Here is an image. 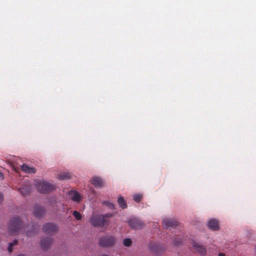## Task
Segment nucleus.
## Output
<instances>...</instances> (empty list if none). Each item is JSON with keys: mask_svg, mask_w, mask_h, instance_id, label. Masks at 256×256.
I'll return each instance as SVG.
<instances>
[{"mask_svg": "<svg viewBox=\"0 0 256 256\" xmlns=\"http://www.w3.org/2000/svg\"><path fill=\"white\" fill-rule=\"evenodd\" d=\"M18 256H24V255H22V254H20Z\"/></svg>", "mask_w": 256, "mask_h": 256, "instance_id": "nucleus-30", "label": "nucleus"}, {"mask_svg": "<svg viewBox=\"0 0 256 256\" xmlns=\"http://www.w3.org/2000/svg\"><path fill=\"white\" fill-rule=\"evenodd\" d=\"M118 202L120 208H122V209H124L127 208V204L122 196H120L118 198Z\"/></svg>", "mask_w": 256, "mask_h": 256, "instance_id": "nucleus-18", "label": "nucleus"}, {"mask_svg": "<svg viewBox=\"0 0 256 256\" xmlns=\"http://www.w3.org/2000/svg\"><path fill=\"white\" fill-rule=\"evenodd\" d=\"M18 240H14L12 242L10 243L9 246L8 248V252H11L12 251V246H16L18 244Z\"/></svg>", "mask_w": 256, "mask_h": 256, "instance_id": "nucleus-20", "label": "nucleus"}, {"mask_svg": "<svg viewBox=\"0 0 256 256\" xmlns=\"http://www.w3.org/2000/svg\"><path fill=\"white\" fill-rule=\"evenodd\" d=\"M4 200L3 195L2 193H0V204H1Z\"/></svg>", "mask_w": 256, "mask_h": 256, "instance_id": "nucleus-26", "label": "nucleus"}, {"mask_svg": "<svg viewBox=\"0 0 256 256\" xmlns=\"http://www.w3.org/2000/svg\"><path fill=\"white\" fill-rule=\"evenodd\" d=\"M58 178L59 180H64L71 178L72 176L69 172H63L59 174Z\"/></svg>", "mask_w": 256, "mask_h": 256, "instance_id": "nucleus-17", "label": "nucleus"}, {"mask_svg": "<svg viewBox=\"0 0 256 256\" xmlns=\"http://www.w3.org/2000/svg\"><path fill=\"white\" fill-rule=\"evenodd\" d=\"M101 216H103L105 220H106V218H110L112 216L113 214L112 213H106L104 214H102V215L101 214Z\"/></svg>", "mask_w": 256, "mask_h": 256, "instance_id": "nucleus-24", "label": "nucleus"}, {"mask_svg": "<svg viewBox=\"0 0 256 256\" xmlns=\"http://www.w3.org/2000/svg\"><path fill=\"white\" fill-rule=\"evenodd\" d=\"M142 198V195L140 194H136L133 196V200L136 202H139Z\"/></svg>", "mask_w": 256, "mask_h": 256, "instance_id": "nucleus-21", "label": "nucleus"}, {"mask_svg": "<svg viewBox=\"0 0 256 256\" xmlns=\"http://www.w3.org/2000/svg\"><path fill=\"white\" fill-rule=\"evenodd\" d=\"M162 224L164 228L166 229H168L176 226L178 222L173 219L165 218L162 221Z\"/></svg>", "mask_w": 256, "mask_h": 256, "instance_id": "nucleus-9", "label": "nucleus"}, {"mask_svg": "<svg viewBox=\"0 0 256 256\" xmlns=\"http://www.w3.org/2000/svg\"><path fill=\"white\" fill-rule=\"evenodd\" d=\"M26 235L28 236H30V232H27L26 233Z\"/></svg>", "mask_w": 256, "mask_h": 256, "instance_id": "nucleus-29", "label": "nucleus"}, {"mask_svg": "<svg viewBox=\"0 0 256 256\" xmlns=\"http://www.w3.org/2000/svg\"><path fill=\"white\" fill-rule=\"evenodd\" d=\"M130 227L133 229L138 230L144 228V224L140 220L137 218H132L128 221Z\"/></svg>", "mask_w": 256, "mask_h": 256, "instance_id": "nucleus-7", "label": "nucleus"}, {"mask_svg": "<svg viewBox=\"0 0 256 256\" xmlns=\"http://www.w3.org/2000/svg\"><path fill=\"white\" fill-rule=\"evenodd\" d=\"M208 228L212 230H216L218 228V224L217 220L215 219L210 220L208 224Z\"/></svg>", "mask_w": 256, "mask_h": 256, "instance_id": "nucleus-13", "label": "nucleus"}, {"mask_svg": "<svg viewBox=\"0 0 256 256\" xmlns=\"http://www.w3.org/2000/svg\"><path fill=\"white\" fill-rule=\"evenodd\" d=\"M192 244L194 248L201 254H204L206 252V248L202 246L195 242H194Z\"/></svg>", "mask_w": 256, "mask_h": 256, "instance_id": "nucleus-14", "label": "nucleus"}, {"mask_svg": "<svg viewBox=\"0 0 256 256\" xmlns=\"http://www.w3.org/2000/svg\"><path fill=\"white\" fill-rule=\"evenodd\" d=\"M149 248L154 254L157 256L160 255L166 250V247L164 244L152 242L150 243Z\"/></svg>", "mask_w": 256, "mask_h": 256, "instance_id": "nucleus-4", "label": "nucleus"}, {"mask_svg": "<svg viewBox=\"0 0 256 256\" xmlns=\"http://www.w3.org/2000/svg\"><path fill=\"white\" fill-rule=\"evenodd\" d=\"M115 239L112 236H106L100 238L98 242V244L102 247H108L112 246L115 243Z\"/></svg>", "mask_w": 256, "mask_h": 256, "instance_id": "nucleus-5", "label": "nucleus"}, {"mask_svg": "<svg viewBox=\"0 0 256 256\" xmlns=\"http://www.w3.org/2000/svg\"><path fill=\"white\" fill-rule=\"evenodd\" d=\"M90 222L91 224L94 227H104L108 226L109 221L108 220L104 218L101 214H93L90 218Z\"/></svg>", "mask_w": 256, "mask_h": 256, "instance_id": "nucleus-2", "label": "nucleus"}, {"mask_svg": "<svg viewBox=\"0 0 256 256\" xmlns=\"http://www.w3.org/2000/svg\"><path fill=\"white\" fill-rule=\"evenodd\" d=\"M18 190L22 196H26L29 194L31 190V188L29 186L26 185L23 187L19 188Z\"/></svg>", "mask_w": 256, "mask_h": 256, "instance_id": "nucleus-16", "label": "nucleus"}, {"mask_svg": "<svg viewBox=\"0 0 256 256\" xmlns=\"http://www.w3.org/2000/svg\"><path fill=\"white\" fill-rule=\"evenodd\" d=\"M22 226V221L18 217L12 218L10 221L8 230L10 235L17 234Z\"/></svg>", "mask_w": 256, "mask_h": 256, "instance_id": "nucleus-1", "label": "nucleus"}, {"mask_svg": "<svg viewBox=\"0 0 256 256\" xmlns=\"http://www.w3.org/2000/svg\"><path fill=\"white\" fill-rule=\"evenodd\" d=\"M102 204L103 205L106 206L110 209H111V210L114 209V205L112 202H111L109 201H104L102 202Z\"/></svg>", "mask_w": 256, "mask_h": 256, "instance_id": "nucleus-19", "label": "nucleus"}, {"mask_svg": "<svg viewBox=\"0 0 256 256\" xmlns=\"http://www.w3.org/2000/svg\"><path fill=\"white\" fill-rule=\"evenodd\" d=\"M70 196L71 199L76 202H80L82 200V196L76 191H71L70 192Z\"/></svg>", "mask_w": 256, "mask_h": 256, "instance_id": "nucleus-12", "label": "nucleus"}, {"mask_svg": "<svg viewBox=\"0 0 256 256\" xmlns=\"http://www.w3.org/2000/svg\"><path fill=\"white\" fill-rule=\"evenodd\" d=\"M72 214L76 220H80L82 219V215L78 212L74 210L72 212Z\"/></svg>", "mask_w": 256, "mask_h": 256, "instance_id": "nucleus-22", "label": "nucleus"}, {"mask_svg": "<svg viewBox=\"0 0 256 256\" xmlns=\"http://www.w3.org/2000/svg\"><path fill=\"white\" fill-rule=\"evenodd\" d=\"M174 243L175 246H178L181 243V241L175 240Z\"/></svg>", "mask_w": 256, "mask_h": 256, "instance_id": "nucleus-25", "label": "nucleus"}, {"mask_svg": "<svg viewBox=\"0 0 256 256\" xmlns=\"http://www.w3.org/2000/svg\"><path fill=\"white\" fill-rule=\"evenodd\" d=\"M22 170L27 174H34L36 170L34 168L29 167L26 164H23L21 166Z\"/></svg>", "mask_w": 256, "mask_h": 256, "instance_id": "nucleus-15", "label": "nucleus"}, {"mask_svg": "<svg viewBox=\"0 0 256 256\" xmlns=\"http://www.w3.org/2000/svg\"><path fill=\"white\" fill-rule=\"evenodd\" d=\"M91 183L96 188L102 187L104 182L102 178L98 176H94L91 180Z\"/></svg>", "mask_w": 256, "mask_h": 256, "instance_id": "nucleus-11", "label": "nucleus"}, {"mask_svg": "<svg viewBox=\"0 0 256 256\" xmlns=\"http://www.w3.org/2000/svg\"><path fill=\"white\" fill-rule=\"evenodd\" d=\"M53 243V240L50 237H46L42 239L40 241V247L44 250H46Z\"/></svg>", "mask_w": 256, "mask_h": 256, "instance_id": "nucleus-8", "label": "nucleus"}, {"mask_svg": "<svg viewBox=\"0 0 256 256\" xmlns=\"http://www.w3.org/2000/svg\"><path fill=\"white\" fill-rule=\"evenodd\" d=\"M58 230V227L57 226L52 223L46 224L42 228L43 232L50 235L56 234Z\"/></svg>", "mask_w": 256, "mask_h": 256, "instance_id": "nucleus-6", "label": "nucleus"}, {"mask_svg": "<svg viewBox=\"0 0 256 256\" xmlns=\"http://www.w3.org/2000/svg\"><path fill=\"white\" fill-rule=\"evenodd\" d=\"M132 243V241L130 238H126L124 240L123 244L126 246H130Z\"/></svg>", "mask_w": 256, "mask_h": 256, "instance_id": "nucleus-23", "label": "nucleus"}, {"mask_svg": "<svg viewBox=\"0 0 256 256\" xmlns=\"http://www.w3.org/2000/svg\"><path fill=\"white\" fill-rule=\"evenodd\" d=\"M0 176L2 178H4V175H3V174H2V173H1L0 172Z\"/></svg>", "mask_w": 256, "mask_h": 256, "instance_id": "nucleus-28", "label": "nucleus"}, {"mask_svg": "<svg viewBox=\"0 0 256 256\" xmlns=\"http://www.w3.org/2000/svg\"><path fill=\"white\" fill-rule=\"evenodd\" d=\"M38 190L40 193L46 194L52 192L56 186L45 181H40L36 184Z\"/></svg>", "mask_w": 256, "mask_h": 256, "instance_id": "nucleus-3", "label": "nucleus"}, {"mask_svg": "<svg viewBox=\"0 0 256 256\" xmlns=\"http://www.w3.org/2000/svg\"><path fill=\"white\" fill-rule=\"evenodd\" d=\"M218 256H225V254L223 253H220Z\"/></svg>", "mask_w": 256, "mask_h": 256, "instance_id": "nucleus-27", "label": "nucleus"}, {"mask_svg": "<svg viewBox=\"0 0 256 256\" xmlns=\"http://www.w3.org/2000/svg\"><path fill=\"white\" fill-rule=\"evenodd\" d=\"M45 214V210L44 207L39 205H35L34 208V214L36 218H41Z\"/></svg>", "mask_w": 256, "mask_h": 256, "instance_id": "nucleus-10", "label": "nucleus"}]
</instances>
